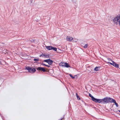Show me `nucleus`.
<instances>
[{
	"label": "nucleus",
	"instance_id": "nucleus-1",
	"mask_svg": "<svg viewBox=\"0 0 120 120\" xmlns=\"http://www.w3.org/2000/svg\"><path fill=\"white\" fill-rule=\"evenodd\" d=\"M113 21L116 25L119 24L120 26V14L114 18Z\"/></svg>",
	"mask_w": 120,
	"mask_h": 120
},
{
	"label": "nucleus",
	"instance_id": "nucleus-2",
	"mask_svg": "<svg viewBox=\"0 0 120 120\" xmlns=\"http://www.w3.org/2000/svg\"><path fill=\"white\" fill-rule=\"evenodd\" d=\"M26 69L29 72L31 73H33L36 71L35 69L33 68H30L27 67H26Z\"/></svg>",
	"mask_w": 120,
	"mask_h": 120
},
{
	"label": "nucleus",
	"instance_id": "nucleus-3",
	"mask_svg": "<svg viewBox=\"0 0 120 120\" xmlns=\"http://www.w3.org/2000/svg\"><path fill=\"white\" fill-rule=\"evenodd\" d=\"M44 61L48 63V64L49 65H52L53 62V61L50 59L47 60H44Z\"/></svg>",
	"mask_w": 120,
	"mask_h": 120
},
{
	"label": "nucleus",
	"instance_id": "nucleus-4",
	"mask_svg": "<svg viewBox=\"0 0 120 120\" xmlns=\"http://www.w3.org/2000/svg\"><path fill=\"white\" fill-rule=\"evenodd\" d=\"M108 97H106L102 99V103L104 104L105 103H108Z\"/></svg>",
	"mask_w": 120,
	"mask_h": 120
},
{
	"label": "nucleus",
	"instance_id": "nucleus-5",
	"mask_svg": "<svg viewBox=\"0 0 120 120\" xmlns=\"http://www.w3.org/2000/svg\"><path fill=\"white\" fill-rule=\"evenodd\" d=\"M37 69L38 70L42 71L44 72L46 71V70L44 68L38 67L37 68Z\"/></svg>",
	"mask_w": 120,
	"mask_h": 120
},
{
	"label": "nucleus",
	"instance_id": "nucleus-6",
	"mask_svg": "<svg viewBox=\"0 0 120 120\" xmlns=\"http://www.w3.org/2000/svg\"><path fill=\"white\" fill-rule=\"evenodd\" d=\"M73 39V38L70 36H67L66 38L67 40L69 41H71Z\"/></svg>",
	"mask_w": 120,
	"mask_h": 120
},
{
	"label": "nucleus",
	"instance_id": "nucleus-7",
	"mask_svg": "<svg viewBox=\"0 0 120 120\" xmlns=\"http://www.w3.org/2000/svg\"><path fill=\"white\" fill-rule=\"evenodd\" d=\"M108 103L110 102L111 103H112L114 102L113 101L115 100L113 99L112 98H110L109 97H108Z\"/></svg>",
	"mask_w": 120,
	"mask_h": 120
},
{
	"label": "nucleus",
	"instance_id": "nucleus-8",
	"mask_svg": "<svg viewBox=\"0 0 120 120\" xmlns=\"http://www.w3.org/2000/svg\"><path fill=\"white\" fill-rule=\"evenodd\" d=\"M45 47L48 50H52V46H46Z\"/></svg>",
	"mask_w": 120,
	"mask_h": 120
},
{
	"label": "nucleus",
	"instance_id": "nucleus-9",
	"mask_svg": "<svg viewBox=\"0 0 120 120\" xmlns=\"http://www.w3.org/2000/svg\"><path fill=\"white\" fill-rule=\"evenodd\" d=\"M65 63H66L61 62L59 64V65L60 66H62L64 67Z\"/></svg>",
	"mask_w": 120,
	"mask_h": 120
},
{
	"label": "nucleus",
	"instance_id": "nucleus-10",
	"mask_svg": "<svg viewBox=\"0 0 120 120\" xmlns=\"http://www.w3.org/2000/svg\"><path fill=\"white\" fill-rule=\"evenodd\" d=\"M109 63L111 65H113V66L115 67L116 66V63L115 62L113 61H112V63H109Z\"/></svg>",
	"mask_w": 120,
	"mask_h": 120
},
{
	"label": "nucleus",
	"instance_id": "nucleus-11",
	"mask_svg": "<svg viewBox=\"0 0 120 120\" xmlns=\"http://www.w3.org/2000/svg\"><path fill=\"white\" fill-rule=\"evenodd\" d=\"M96 102H97L98 103H102V99H97Z\"/></svg>",
	"mask_w": 120,
	"mask_h": 120
},
{
	"label": "nucleus",
	"instance_id": "nucleus-12",
	"mask_svg": "<svg viewBox=\"0 0 120 120\" xmlns=\"http://www.w3.org/2000/svg\"><path fill=\"white\" fill-rule=\"evenodd\" d=\"M100 68V67H96L94 68V70L96 71H98L99 70Z\"/></svg>",
	"mask_w": 120,
	"mask_h": 120
},
{
	"label": "nucleus",
	"instance_id": "nucleus-13",
	"mask_svg": "<svg viewBox=\"0 0 120 120\" xmlns=\"http://www.w3.org/2000/svg\"><path fill=\"white\" fill-rule=\"evenodd\" d=\"M49 55H45V54H43V57L45 58H48L49 57Z\"/></svg>",
	"mask_w": 120,
	"mask_h": 120
},
{
	"label": "nucleus",
	"instance_id": "nucleus-14",
	"mask_svg": "<svg viewBox=\"0 0 120 120\" xmlns=\"http://www.w3.org/2000/svg\"><path fill=\"white\" fill-rule=\"evenodd\" d=\"M64 67H66L67 68L70 67V66L67 63H65Z\"/></svg>",
	"mask_w": 120,
	"mask_h": 120
},
{
	"label": "nucleus",
	"instance_id": "nucleus-15",
	"mask_svg": "<svg viewBox=\"0 0 120 120\" xmlns=\"http://www.w3.org/2000/svg\"><path fill=\"white\" fill-rule=\"evenodd\" d=\"M113 101H114L113 103H115L116 106L117 107H118V105L117 103H116V101L115 100H114Z\"/></svg>",
	"mask_w": 120,
	"mask_h": 120
},
{
	"label": "nucleus",
	"instance_id": "nucleus-16",
	"mask_svg": "<svg viewBox=\"0 0 120 120\" xmlns=\"http://www.w3.org/2000/svg\"><path fill=\"white\" fill-rule=\"evenodd\" d=\"M29 41L31 42H33L34 41V40L32 38H30L29 39Z\"/></svg>",
	"mask_w": 120,
	"mask_h": 120
},
{
	"label": "nucleus",
	"instance_id": "nucleus-17",
	"mask_svg": "<svg viewBox=\"0 0 120 120\" xmlns=\"http://www.w3.org/2000/svg\"><path fill=\"white\" fill-rule=\"evenodd\" d=\"M88 45L87 44H86L84 46V48H87L88 46Z\"/></svg>",
	"mask_w": 120,
	"mask_h": 120
},
{
	"label": "nucleus",
	"instance_id": "nucleus-18",
	"mask_svg": "<svg viewBox=\"0 0 120 120\" xmlns=\"http://www.w3.org/2000/svg\"><path fill=\"white\" fill-rule=\"evenodd\" d=\"M52 49H53L55 51H56L57 50V49L56 48H54L52 47Z\"/></svg>",
	"mask_w": 120,
	"mask_h": 120
},
{
	"label": "nucleus",
	"instance_id": "nucleus-19",
	"mask_svg": "<svg viewBox=\"0 0 120 120\" xmlns=\"http://www.w3.org/2000/svg\"><path fill=\"white\" fill-rule=\"evenodd\" d=\"M34 61H36L38 62L39 60L38 59H34Z\"/></svg>",
	"mask_w": 120,
	"mask_h": 120
},
{
	"label": "nucleus",
	"instance_id": "nucleus-20",
	"mask_svg": "<svg viewBox=\"0 0 120 120\" xmlns=\"http://www.w3.org/2000/svg\"><path fill=\"white\" fill-rule=\"evenodd\" d=\"M69 75H70V77H71V78L73 79H74L75 78V77H73L72 75L71 74H70Z\"/></svg>",
	"mask_w": 120,
	"mask_h": 120
},
{
	"label": "nucleus",
	"instance_id": "nucleus-21",
	"mask_svg": "<svg viewBox=\"0 0 120 120\" xmlns=\"http://www.w3.org/2000/svg\"><path fill=\"white\" fill-rule=\"evenodd\" d=\"M119 66L118 65V64H116V66H115V67H116L117 68H119Z\"/></svg>",
	"mask_w": 120,
	"mask_h": 120
},
{
	"label": "nucleus",
	"instance_id": "nucleus-22",
	"mask_svg": "<svg viewBox=\"0 0 120 120\" xmlns=\"http://www.w3.org/2000/svg\"><path fill=\"white\" fill-rule=\"evenodd\" d=\"M91 99L93 101H94L95 100V98H94V97H92Z\"/></svg>",
	"mask_w": 120,
	"mask_h": 120
},
{
	"label": "nucleus",
	"instance_id": "nucleus-23",
	"mask_svg": "<svg viewBox=\"0 0 120 120\" xmlns=\"http://www.w3.org/2000/svg\"><path fill=\"white\" fill-rule=\"evenodd\" d=\"M91 99L93 101H94L95 100V98H94V97H92Z\"/></svg>",
	"mask_w": 120,
	"mask_h": 120
},
{
	"label": "nucleus",
	"instance_id": "nucleus-24",
	"mask_svg": "<svg viewBox=\"0 0 120 120\" xmlns=\"http://www.w3.org/2000/svg\"><path fill=\"white\" fill-rule=\"evenodd\" d=\"M77 97L78 99L80 100V98L77 95Z\"/></svg>",
	"mask_w": 120,
	"mask_h": 120
},
{
	"label": "nucleus",
	"instance_id": "nucleus-25",
	"mask_svg": "<svg viewBox=\"0 0 120 120\" xmlns=\"http://www.w3.org/2000/svg\"><path fill=\"white\" fill-rule=\"evenodd\" d=\"M89 96L91 98H92V97H93L91 94H89Z\"/></svg>",
	"mask_w": 120,
	"mask_h": 120
},
{
	"label": "nucleus",
	"instance_id": "nucleus-26",
	"mask_svg": "<svg viewBox=\"0 0 120 120\" xmlns=\"http://www.w3.org/2000/svg\"><path fill=\"white\" fill-rule=\"evenodd\" d=\"M41 64L43 65H44V66H46V64H44V63H42Z\"/></svg>",
	"mask_w": 120,
	"mask_h": 120
},
{
	"label": "nucleus",
	"instance_id": "nucleus-27",
	"mask_svg": "<svg viewBox=\"0 0 120 120\" xmlns=\"http://www.w3.org/2000/svg\"><path fill=\"white\" fill-rule=\"evenodd\" d=\"M97 99L95 98V100L94 101L96 102L97 101Z\"/></svg>",
	"mask_w": 120,
	"mask_h": 120
},
{
	"label": "nucleus",
	"instance_id": "nucleus-28",
	"mask_svg": "<svg viewBox=\"0 0 120 120\" xmlns=\"http://www.w3.org/2000/svg\"><path fill=\"white\" fill-rule=\"evenodd\" d=\"M46 66L48 67H50V66L48 65H46Z\"/></svg>",
	"mask_w": 120,
	"mask_h": 120
},
{
	"label": "nucleus",
	"instance_id": "nucleus-29",
	"mask_svg": "<svg viewBox=\"0 0 120 120\" xmlns=\"http://www.w3.org/2000/svg\"><path fill=\"white\" fill-rule=\"evenodd\" d=\"M43 54H42L40 56V57H41V56L43 57Z\"/></svg>",
	"mask_w": 120,
	"mask_h": 120
},
{
	"label": "nucleus",
	"instance_id": "nucleus-30",
	"mask_svg": "<svg viewBox=\"0 0 120 120\" xmlns=\"http://www.w3.org/2000/svg\"><path fill=\"white\" fill-rule=\"evenodd\" d=\"M1 64V62L0 61V65Z\"/></svg>",
	"mask_w": 120,
	"mask_h": 120
},
{
	"label": "nucleus",
	"instance_id": "nucleus-31",
	"mask_svg": "<svg viewBox=\"0 0 120 120\" xmlns=\"http://www.w3.org/2000/svg\"><path fill=\"white\" fill-rule=\"evenodd\" d=\"M118 111H119V112H120V111L119 110Z\"/></svg>",
	"mask_w": 120,
	"mask_h": 120
},
{
	"label": "nucleus",
	"instance_id": "nucleus-32",
	"mask_svg": "<svg viewBox=\"0 0 120 120\" xmlns=\"http://www.w3.org/2000/svg\"><path fill=\"white\" fill-rule=\"evenodd\" d=\"M62 120V119H61L60 120Z\"/></svg>",
	"mask_w": 120,
	"mask_h": 120
}]
</instances>
